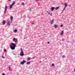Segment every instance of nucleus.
Returning a JSON list of instances; mask_svg holds the SVG:
<instances>
[{
  "label": "nucleus",
  "mask_w": 75,
  "mask_h": 75,
  "mask_svg": "<svg viewBox=\"0 0 75 75\" xmlns=\"http://www.w3.org/2000/svg\"><path fill=\"white\" fill-rule=\"evenodd\" d=\"M10 46L11 49L12 50H14L15 49V48H16V45L14 43H11V44L10 45Z\"/></svg>",
  "instance_id": "nucleus-1"
},
{
  "label": "nucleus",
  "mask_w": 75,
  "mask_h": 75,
  "mask_svg": "<svg viewBox=\"0 0 75 75\" xmlns=\"http://www.w3.org/2000/svg\"><path fill=\"white\" fill-rule=\"evenodd\" d=\"M21 53L20 54V55L21 56V57H23V56L24 55V52H23V50L22 48H21Z\"/></svg>",
  "instance_id": "nucleus-2"
},
{
  "label": "nucleus",
  "mask_w": 75,
  "mask_h": 75,
  "mask_svg": "<svg viewBox=\"0 0 75 75\" xmlns=\"http://www.w3.org/2000/svg\"><path fill=\"white\" fill-rule=\"evenodd\" d=\"M7 5H6L5 7V11H4V14H5L6 13V12H7Z\"/></svg>",
  "instance_id": "nucleus-3"
},
{
  "label": "nucleus",
  "mask_w": 75,
  "mask_h": 75,
  "mask_svg": "<svg viewBox=\"0 0 75 75\" xmlns=\"http://www.w3.org/2000/svg\"><path fill=\"white\" fill-rule=\"evenodd\" d=\"M26 62V61H25L24 60H23L22 62H21V64H22V65H24V63H25Z\"/></svg>",
  "instance_id": "nucleus-4"
},
{
  "label": "nucleus",
  "mask_w": 75,
  "mask_h": 75,
  "mask_svg": "<svg viewBox=\"0 0 75 75\" xmlns=\"http://www.w3.org/2000/svg\"><path fill=\"white\" fill-rule=\"evenodd\" d=\"M13 40L14 41H15V42H18V39L17 38H14L13 39Z\"/></svg>",
  "instance_id": "nucleus-5"
},
{
  "label": "nucleus",
  "mask_w": 75,
  "mask_h": 75,
  "mask_svg": "<svg viewBox=\"0 0 75 75\" xmlns=\"http://www.w3.org/2000/svg\"><path fill=\"white\" fill-rule=\"evenodd\" d=\"M55 8V7H52L51 8V11H53Z\"/></svg>",
  "instance_id": "nucleus-6"
},
{
  "label": "nucleus",
  "mask_w": 75,
  "mask_h": 75,
  "mask_svg": "<svg viewBox=\"0 0 75 75\" xmlns=\"http://www.w3.org/2000/svg\"><path fill=\"white\" fill-rule=\"evenodd\" d=\"M5 23H6V21L4 20L2 21V23L3 25H5Z\"/></svg>",
  "instance_id": "nucleus-7"
},
{
  "label": "nucleus",
  "mask_w": 75,
  "mask_h": 75,
  "mask_svg": "<svg viewBox=\"0 0 75 75\" xmlns=\"http://www.w3.org/2000/svg\"><path fill=\"white\" fill-rule=\"evenodd\" d=\"M64 6L65 7H67L68 6V5L67 4V3H65L64 4Z\"/></svg>",
  "instance_id": "nucleus-8"
},
{
  "label": "nucleus",
  "mask_w": 75,
  "mask_h": 75,
  "mask_svg": "<svg viewBox=\"0 0 75 75\" xmlns=\"http://www.w3.org/2000/svg\"><path fill=\"white\" fill-rule=\"evenodd\" d=\"M54 20L53 19L52 21L51 22V24H53V23H54Z\"/></svg>",
  "instance_id": "nucleus-9"
},
{
  "label": "nucleus",
  "mask_w": 75,
  "mask_h": 75,
  "mask_svg": "<svg viewBox=\"0 0 75 75\" xmlns=\"http://www.w3.org/2000/svg\"><path fill=\"white\" fill-rule=\"evenodd\" d=\"M63 34H64V30L62 31V32L61 33V35H62Z\"/></svg>",
  "instance_id": "nucleus-10"
},
{
  "label": "nucleus",
  "mask_w": 75,
  "mask_h": 75,
  "mask_svg": "<svg viewBox=\"0 0 75 75\" xmlns=\"http://www.w3.org/2000/svg\"><path fill=\"white\" fill-rule=\"evenodd\" d=\"M15 3H16V1H13V4H12V5H13H13H14V4H15Z\"/></svg>",
  "instance_id": "nucleus-11"
},
{
  "label": "nucleus",
  "mask_w": 75,
  "mask_h": 75,
  "mask_svg": "<svg viewBox=\"0 0 75 75\" xmlns=\"http://www.w3.org/2000/svg\"><path fill=\"white\" fill-rule=\"evenodd\" d=\"M7 25H10V22L8 21L7 23Z\"/></svg>",
  "instance_id": "nucleus-12"
},
{
  "label": "nucleus",
  "mask_w": 75,
  "mask_h": 75,
  "mask_svg": "<svg viewBox=\"0 0 75 75\" xmlns=\"http://www.w3.org/2000/svg\"><path fill=\"white\" fill-rule=\"evenodd\" d=\"M13 6V5L11 4V5L10 6H9L10 8H12Z\"/></svg>",
  "instance_id": "nucleus-13"
},
{
  "label": "nucleus",
  "mask_w": 75,
  "mask_h": 75,
  "mask_svg": "<svg viewBox=\"0 0 75 75\" xmlns=\"http://www.w3.org/2000/svg\"><path fill=\"white\" fill-rule=\"evenodd\" d=\"M58 8H59V6L57 7L56 8H55V10H58Z\"/></svg>",
  "instance_id": "nucleus-14"
},
{
  "label": "nucleus",
  "mask_w": 75,
  "mask_h": 75,
  "mask_svg": "<svg viewBox=\"0 0 75 75\" xmlns=\"http://www.w3.org/2000/svg\"><path fill=\"white\" fill-rule=\"evenodd\" d=\"M13 55H16L17 54V52H15L13 53Z\"/></svg>",
  "instance_id": "nucleus-15"
},
{
  "label": "nucleus",
  "mask_w": 75,
  "mask_h": 75,
  "mask_svg": "<svg viewBox=\"0 0 75 75\" xmlns=\"http://www.w3.org/2000/svg\"><path fill=\"white\" fill-rule=\"evenodd\" d=\"M26 64H27V65H30V62H27Z\"/></svg>",
  "instance_id": "nucleus-16"
},
{
  "label": "nucleus",
  "mask_w": 75,
  "mask_h": 75,
  "mask_svg": "<svg viewBox=\"0 0 75 75\" xmlns=\"http://www.w3.org/2000/svg\"><path fill=\"white\" fill-rule=\"evenodd\" d=\"M13 19V16H11V20H12Z\"/></svg>",
  "instance_id": "nucleus-17"
},
{
  "label": "nucleus",
  "mask_w": 75,
  "mask_h": 75,
  "mask_svg": "<svg viewBox=\"0 0 75 75\" xmlns=\"http://www.w3.org/2000/svg\"><path fill=\"white\" fill-rule=\"evenodd\" d=\"M54 25L55 28H56L57 27H58V25H56V24H54Z\"/></svg>",
  "instance_id": "nucleus-18"
},
{
  "label": "nucleus",
  "mask_w": 75,
  "mask_h": 75,
  "mask_svg": "<svg viewBox=\"0 0 75 75\" xmlns=\"http://www.w3.org/2000/svg\"><path fill=\"white\" fill-rule=\"evenodd\" d=\"M17 31V29H15L14 30V33H16Z\"/></svg>",
  "instance_id": "nucleus-19"
},
{
  "label": "nucleus",
  "mask_w": 75,
  "mask_h": 75,
  "mask_svg": "<svg viewBox=\"0 0 75 75\" xmlns=\"http://www.w3.org/2000/svg\"><path fill=\"white\" fill-rule=\"evenodd\" d=\"M31 59V57H29L28 58V60H30V59Z\"/></svg>",
  "instance_id": "nucleus-20"
},
{
  "label": "nucleus",
  "mask_w": 75,
  "mask_h": 75,
  "mask_svg": "<svg viewBox=\"0 0 75 75\" xmlns=\"http://www.w3.org/2000/svg\"><path fill=\"white\" fill-rule=\"evenodd\" d=\"M47 13L48 14H49V15H50V12H47Z\"/></svg>",
  "instance_id": "nucleus-21"
},
{
  "label": "nucleus",
  "mask_w": 75,
  "mask_h": 75,
  "mask_svg": "<svg viewBox=\"0 0 75 75\" xmlns=\"http://www.w3.org/2000/svg\"><path fill=\"white\" fill-rule=\"evenodd\" d=\"M66 8V7H65L63 9V11H64L65 10V9Z\"/></svg>",
  "instance_id": "nucleus-22"
},
{
  "label": "nucleus",
  "mask_w": 75,
  "mask_h": 75,
  "mask_svg": "<svg viewBox=\"0 0 75 75\" xmlns=\"http://www.w3.org/2000/svg\"><path fill=\"white\" fill-rule=\"evenodd\" d=\"M54 65H55V64L54 63H53L52 64V67H54Z\"/></svg>",
  "instance_id": "nucleus-23"
},
{
  "label": "nucleus",
  "mask_w": 75,
  "mask_h": 75,
  "mask_svg": "<svg viewBox=\"0 0 75 75\" xmlns=\"http://www.w3.org/2000/svg\"><path fill=\"white\" fill-rule=\"evenodd\" d=\"M22 5L23 6H24V2L22 3Z\"/></svg>",
  "instance_id": "nucleus-24"
},
{
  "label": "nucleus",
  "mask_w": 75,
  "mask_h": 75,
  "mask_svg": "<svg viewBox=\"0 0 75 75\" xmlns=\"http://www.w3.org/2000/svg\"><path fill=\"white\" fill-rule=\"evenodd\" d=\"M9 71H10V68H11L10 66H9Z\"/></svg>",
  "instance_id": "nucleus-25"
},
{
  "label": "nucleus",
  "mask_w": 75,
  "mask_h": 75,
  "mask_svg": "<svg viewBox=\"0 0 75 75\" xmlns=\"http://www.w3.org/2000/svg\"><path fill=\"white\" fill-rule=\"evenodd\" d=\"M62 58H65V56H63L62 57Z\"/></svg>",
  "instance_id": "nucleus-26"
},
{
  "label": "nucleus",
  "mask_w": 75,
  "mask_h": 75,
  "mask_svg": "<svg viewBox=\"0 0 75 75\" xmlns=\"http://www.w3.org/2000/svg\"><path fill=\"white\" fill-rule=\"evenodd\" d=\"M60 27H63V25H60Z\"/></svg>",
  "instance_id": "nucleus-27"
},
{
  "label": "nucleus",
  "mask_w": 75,
  "mask_h": 75,
  "mask_svg": "<svg viewBox=\"0 0 75 75\" xmlns=\"http://www.w3.org/2000/svg\"><path fill=\"white\" fill-rule=\"evenodd\" d=\"M4 52H6V49H4Z\"/></svg>",
  "instance_id": "nucleus-28"
},
{
  "label": "nucleus",
  "mask_w": 75,
  "mask_h": 75,
  "mask_svg": "<svg viewBox=\"0 0 75 75\" xmlns=\"http://www.w3.org/2000/svg\"><path fill=\"white\" fill-rule=\"evenodd\" d=\"M2 58H4V59H5V57H4V56H2Z\"/></svg>",
  "instance_id": "nucleus-29"
},
{
  "label": "nucleus",
  "mask_w": 75,
  "mask_h": 75,
  "mask_svg": "<svg viewBox=\"0 0 75 75\" xmlns=\"http://www.w3.org/2000/svg\"><path fill=\"white\" fill-rule=\"evenodd\" d=\"M64 40H65V39H62V41H63Z\"/></svg>",
  "instance_id": "nucleus-30"
},
{
  "label": "nucleus",
  "mask_w": 75,
  "mask_h": 75,
  "mask_svg": "<svg viewBox=\"0 0 75 75\" xmlns=\"http://www.w3.org/2000/svg\"><path fill=\"white\" fill-rule=\"evenodd\" d=\"M47 44H50V42H47Z\"/></svg>",
  "instance_id": "nucleus-31"
},
{
  "label": "nucleus",
  "mask_w": 75,
  "mask_h": 75,
  "mask_svg": "<svg viewBox=\"0 0 75 75\" xmlns=\"http://www.w3.org/2000/svg\"><path fill=\"white\" fill-rule=\"evenodd\" d=\"M35 1H36V2H37V1H38V0H35Z\"/></svg>",
  "instance_id": "nucleus-32"
},
{
  "label": "nucleus",
  "mask_w": 75,
  "mask_h": 75,
  "mask_svg": "<svg viewBox=\"0 0 75 75\" xmlns=\"http://www.w3.org/2000/svg\"><path fill=\"white\" fill-rule=\"evenodd\" d=\"M50 15H51V16H52V13H51L50 14Z\"/></svg>",
  "instance_id": "nucleus-33"
},
{
  "label": "nucleus",
  "mask_w": 75,
  "mask_h": 75,
  "mask_svg": "<svg viewBox=\"0 0 75 75\" xmlns=\"http://www.w3.org/2000/svg\"><path fill=\"white\" fill-rule=\"evenodd\" d=\"M32 24H34V23H32Z\"/></svg>",
  "instance_id": "nucleus-34"
},
{
  "label": "nucleus",
  "mask_w": 75,
  "mask_h": 75,
  "mask_svg": "<svg viewBox=\"0 0 75 75\" xmlns=\"http://www.w3.org/2000/svg\"><path fill=\"white\" fill-rule=\"evenodd\" d=\"M30 11H31V9H30Z\"/></svg>",
  "instance_id": "nucleus-35"
},
{
  "label": "nucleus",
  "mask_w": 75,
  "mask_h": 75,
  "mask_svg": "<svg viewBox=\"0 0 75 75\" xmlns=\"http://www.w3.org/2000/svg\"><path fill=\"white\" fill-rule=\"evenodd\" d=\"M11 0H8V1H10Z\"/></svg>",
  "instance_id": "nucleus-36"
},
{
  "label": "nucleus",
  "mask_w": 75,
  "mask_h": 75,
  "mask_svg": "<svg viewBox=\"0 0 75 75\" xmlns=\"http://www.w3.org/2000/svg\"><path fill=\"white\" fill-rule=\"evenodd\" d=\"M34 58H35V57H33V59H34Z\"/></svg>",
  "instance_id": "nucleus-37"
},
{
  "label": "nucleus",
  "mask_w": 75,
  "mask_h": 75,
  "mask_svg": "<svg viewBox=\"0 0 75 75\" xmlns=\"http://www.w3.org/2000/svg\"><path fill=\"white\" fill-rule=\"evenodd\" d=\"M45 59H47V58H45Z\"/></svg>",
  "instance_id": "nucleus-38"
}]
</instances>
